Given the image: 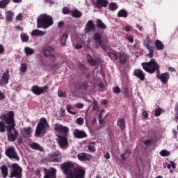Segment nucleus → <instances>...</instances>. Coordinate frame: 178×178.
Returning <instances> with one entry per match:
<instances>
[{
    "label": "nucleus",
    "instance_id": "obj_1",
    "mask_svg": "<svg viewBox=\"0 0 178 178\" xmlns=\"http://www.w3.org/2000/svg\"><path fill=\"white\" fill-rule=\"evenodd\" d=\"M0 119L3 120L7 124L6 131L8 141H16L19 137V132L16 130V122H15V112L13 111H8L3 115L0 116Z\"/></svg>",
    "mask_w": 178,
    "mask_h": 178
},
{
    "label": "nucleus",
    "instance_id": "obj_2",
    "mask_svg": "<svg viewBox=\"0 0 178 178\" xmlns=\"http://www.w3.org/2000/svg\"><path fill=\"white\" fill-rule=\"evenodd\" d=\"M141 66L145 72L149 73V74H154V72H156V77L161 80V83L163 84H167L170 79V75L169 72H165L161 74V70H159V65L154 58L152 59L149 62H144L141 63Z\"/></svg>",
    "mask_w": 178,
    "mask_h": 178
},
{
    "label": "nucleus",
    "instance_id": "obj_3",
    "mask_svg": "<svg viewBox=\"0 0 178 178\" xmlns=\"http://www.w3.org/2000/svg\"><path fill=\"white\" fill-rule=\"evenodd\" d=\"M54 24V19L51 15L47 14H42L37 19V28L38 29H48Z\"/></svg>",
    "mask_w": 178,
    "mask_h": 178
},
{
    "label": "nucleus",
    "instance_id": "obj_4",
    "mask_svg": "<svg viewBox=\"0 0 178 178\" xmlns=\"http://www.w3.org/2000/svg\"><path fill=\"white\" fill-rule=\"evenodd\" d=\"M49 130V124L45 118H41L39 122L36 126L35 131V137H40V136H45L47 131Z\"/></svg>",
    "mask_w": 178,
    "mask_h": 178
},
{
    "label": "nucleus",
    "instance_id": "obj_5",
    "mask_svg": "<svg viewBox=\"0 0 178 178\" xmlns=\"http://www.w3.org/2000/svg\"><path fill=\"white\" fill-rule=\"evenodd\" d=\"M11 171L10 173V178H22L23 177V168L17 163H13L11 166Z\"/></svg>",
    "mask_w": 178,
    "mask_h": 178
},
{
    "label": "nucleus",
    "instance_id": "obj_6",
    "mask_svg": "<svg viewBox=\"0 0 178 178\" xmlns=\"http://www.w3.org/2000/svg\"><path fill=\"white\" fill-rule=\"evenodd\" d=\"M5 154L9 159H15V161H20V157L16 152V149L13 147H9L5 152Z\"/></svg>",
    "mask_w": 178,
    "mask_h": 178
},
{
    "label": "nucleus",
    "instance_id": "obj_7",
    "mask_svg": "<svg viewBox=\"0 0 178 178\" xmlns=\"http://www.w3.org/2000/svg\"><path fill=\"white\" fill-rule=\"evenodd\" d=\"M54 129L58 134L57 135V137L58 136H64V137H66V136H67V134L69 133V128L60 124H55Z\"/></svg>",
    "mask_w": 178,
    "mask_h": 178
},
{
    "label": "nucleus",
    "instance_id": "obj_8",
    "mask_svg": "<svg viewBox=\"0 0 178 178\" xmlns=\"http://www.w3.org/2000/svg\"><path fill=\"white\" fill-rule=\"evenodd\" d=\"M49 90V87L44 86L43 87H40L38 86H33L31 88V91L35 95H41V94H44V92H47Z\"/></svg>",
    "mask_w": 178,
    "mask_h": 178
},
{
    "label": "nucleus",
    "instance_id": "obj_9",
    "mask_svg": "<svg viewBox=\"0 0 178 178\" xmlns=\"http://www.w3.org/2000/svg\"><path fill=\"white\" fill-rule=\"evenodd\" d=\"M93 48L95 49H99L101 48V44H102V39L101 38V34L99 33H95L93 35Z\"/></svg>",
    "mask_w": 178,
    "mask_h": 178
},
{
    "label": "nucleus",
    "instance_id": "obj_10",
    "mask_svg": "<svg viewBox=\"0 0 178 178\" xmlns=\"http://www.w3.org/2000/svg\"><path fill=\"white\" fill-rule=\"evenodd\" d=\"M44 178H56V169L50 168L49 170L44 168Z\"/></svg>",
    "mask_w": 178,
    "mask_h": 178
},
{
    "label": "nucleus",
    "instance_id": "obj_11",
    "mask_svg": "<svg viewBox=\"0 0 178 178\" xmlns=\"http://www.w3.org/2000/svg\"><path fill=\"white\" fill-rule=\"evenodd\" d=\"M10 75L9 74V70H6L4 73L2 74L1 79L0 80V86H5L8 84Z\"/></svg>",
    "mask_w": 178,
    "mask_h": 178
},
{
    "label": "nucleus",
    "instance_id": "obj_12",
    "mask_svg": "<svg viewBox=\"0 0 178 178\" xmlns=\"http://www.w3.org/2000/svg\"><path fill=\"white\" fill-rule=\"evenodd\" d=\"M149 42H149V39L147 38L143 42V45L149 51V53L148 54H147V56H149V58H154V47L150 46Z\"/></svg>",
    "mask_w": 178,
    "mask_h": 178
},
{
    "label": "nucleus",
    "instance_id": "obj_13",
    "mask_svg": "<svg viewBox=\"0 0 178 178\" xmlns=\"http://www.w3.org/2000/svg\"><path fill=\"white\" fill-rule=\"evenodd\" d=\"M118 59L120 65H126V63H127V60L130 59V56L124 52H120L118 54Z\"/></svg>",
    "mask_w": 178,
    "mask_h": 178
},
{
    "label": "nucleus",
    "instance_id": "obj_14",
    "mask_svg": "<svg viewBox=\"0 0 178 178\" xmlns=\"http://www.w3.org/2000/svg\"><path fill=\"white\" fill-rule=\"evenodd\" d=\"M32 134H33V129L31 128V127H25L21 131V134L23 138H31Z\"/></svg>",
    "mask_w": 178,
    "mask_h": 178
},
{
    "label": "nucleus",
    "instance_id": "obj_15",
    "mask_svg": "<svg viewBox=\"0 0 178 178\" xmlns=\"http://www.w3.org/2000/svg\"><path fill=\"white\" fill-rule=\"evenodd\" d=\"M134 75L139 79L140 81H144L145 80V73L141 69H136L134 71Z\"/></svg>",
    "mask_w": 178,
    "mask_h": 178
},
{
    "label": "nucleus",
    "instance_id": "obj_16",
    "mask_svg": "<svg viewBox=\"0 0 178 178\" xmlns=\"http://www.w3.org/2000/svg\"><path fill=\"white\" fill-rule=\"evenodd\" d=\"M55 49H54V47L49 46L47 47H46L44 50H43V55L44 56H45V58H54L55 55H54L52 54V52H54Z\"/></svg>",
    "mask_w": 178,
    "mask_h": 178
},
{
    "label": "nucleus",
    "instance_id": "obj_17",
    "mask_svg": "<svg viewBox=\"0 0 178 178\" xmlns=\"http://www.w3.org/2000/svg\"><path fill=\"white\" fill-rule=\"evenodd\" d=\"M58 144L60 148H65L66 145H68L69 142L67 141V138L66 136H58Z\"/></svg>",
    "mask_w": 178,
    "mask_h": 178
},
{
    "label": "nucleus",
    "instance_id": "obj_18",
    "mask_svg": "<svg viewBox=\"0 0 178 178\" xmlns=\"http://www.w3.org/2000/svg\"><path fill=\"white\" fill-rule=\"evenodd\" d=\"M77 158L79 161H90L91 159H92V155L88 154L87 153H79L77 155Z\"/></svg>",
    "mask_w": 178,
    "mask_h": 178
},
{
    "label": "nucleus",
    "instance_id": "obj_19",
    "mask_svg": "<svg viewBox=\"0 0 178 178\" xmlns=\"http://www.w3.org/2000/svg\"><path fill=\"white\" fill-rule=\"evenodd\" d=\"M73 135L75 138H86V137H87V134H86V131L77 129H74Z\"/></svg>",
    "mask_w": 178,
    "mask_h": 178
},
{
    "label": "nucleus",
    "instance_id": "obj_20",
    "mask_svg": "<svg viewBox=\"0 0 178 178\" xmlns=\"http://www.w3.org/2000/svg\"><path fill=\"white\" fill-rule=\"evenodd\" d=\"M95 24H94V22H92V20H89L86 25V33H91V31H95Z\"/></svg>",
    "mask_w": 178,
    "mask_h": 178
},
{
    "label": "nucleus",
    "instance_id": "obj_21",
    "mask_svg": "<svg viewBox=\"0 0 178 178\" xmlns=\"http://www.w3.org/2000/svg\"><path fill=\"white\" fill-rule=\"evenodd\" d=\"M109 3L108 0H97L95 3V6L97 9H101V8H106Z\"/></svg>",
    "mask_w": 178,
    "mask_h": 178
},
{
    "label": "nucleus",
    "instance_id": "obj_22",
    "mask_svg": "<svg viewBox=\"0 0 178 178\" xmlns=\"http://www.w3.org/2000/svg\"><path fill=\"white\" fill-rule=\"evenodd\" d=\"M13 17H15V13L11 10H8L6 13V20L8 23L13 22Z\"/></svg>",
    "mask_w": 178,
    "mask_h": 178
},
{
    "label": "nucleus",
    "instance_id": "obj_23",
    "mask_svg": "<svg viewBox=\"0 0 178 178\" xmlns=\"http://www.w3.org/2000/svg\"><path fill=\"white\" fill-rule=\"evenodd\" d=\"M0 170L3 178H7L9 175V169L6 165H3L0 167Z\"/></svg>",
    "mask_w": 178,
    "mask_h": 178
},
{
    "label": "nucleus",
    "instance_id": "obj_24",
    "mask_svg": "<svg viewBox=\"0 0 178 178\" xmlns=\"http://www.w3.org/2000/svg\"><path fill=\"white\" fill-rule=\"evenodd\" d=\"M117 125L121 130H124V129H126V120L124 118H118Z\"/></svg>",
    "mask_w": 178,
    "mask_h": 178
},
{
    "label": "nucleus",
    "instance_id": "obj_25",
    "mask_svg": "<svg viewBox=\"0 0 178 178\" xmlns=\"http://www.w3.org/2000/svg\"><path fill=\"white\" fill-rule=\"evenodd\" d=\"M154 45L157 51H163L165 48V44H163V43L159 40H155Z\"/></svg>",
    "mask_w": 178,
    "mask_h": 178
},
{
    "label": "nucleus",
    "instance_id": "obj_26",
    "mask_svg": "<svg viewBox=\"0 0 178 178\" xmlns=\"http://www.w3.org/2000/svg\"><path fill=\"white\" fill-rule=\"evenodd\" d=\"M96 26L97 29H99L100 30H106V25H105L102 20L97 19H96Z\"/></svg>",
    "mask_w": 178,
    "mask_h": 178
},
{
    "label": "nucleus",
    "instance_id": "obj_27",
    "mask_svg": "<svg viewBox=\"0 0 178 178\" xmlns=\"http://www.w3.org/2000/svg\"><path fill=\"white\" fill-rule=\"evenodd\" d=\"M29 147L32 148V149H35L36 151H43L42 147L40 145V144L33 142L29 145Z\"/></svg>",
    "mask_w": 178,
    "mask_h": 178
},
{
    "label": "nucleus",
    "instance_id": "obj_28",
    "mask_svg": "<svg viewBox=\"0 0 178 178\" xmlns=\"http://www.w3.org/2000/svg\"><path fill=\"white\" fill-rule=\"evenodd\" d=\"M69 37V33H64L60 38V42H61V45H63V47H65V45H66V41H67V38Z\"/></svg>",
    "mask_w": 178,
    "mask_h": 178
},
{
    "label": "nucleus",
    "instance_id": "obj_29",
    "mask_svg": "<svg viewBox=\"0 0 178 178\" xmlns=\"http://www.w3.org/2000/svg\"><path fill=\"white\" fill-rule=\"evenodd\" d=\"M118 17H127L129 16V13H127V10L124 9H121L120 11H118L117 14Z\"/></svg>",
    "mask_w": 178,
    "mask_h": 178
},
{
    "label": "nucleus",
    "instance_id": "obj_30",
    "mask_svg": "<svg viewBox=\"0 0 178 178\" xmlns=\"http://www.w3.org/2000/svg\"><path fill=\"white\" fill-rule=\"evenodd\" d=\"M71 15L73 17L79 18V17H81L83 13H81V12L79 11V10L75 9L71 12Z\"/></svg>",
    "mask_w": 178,
    "mask_h": 178
},
{
    "label": "nucleus",
    "instance_id": "obj_31",
    "mask_svg": "<svg viewBox=\"0 0 178 178\" xmlns=\"http://www.w3.org/2000/svg\"><path fill=\"white\" fill-rule=\"evenodd\" d=\"M31 35H33L35 37L37 35H45V32H44L42 31H40L38 29H35V30L32 31Z\"/></svg>",
    "mask_w": 178,
    "mask_h": 178
},
{
    "label": "nucleus",
    "instance_id": "obj_32",
    "mask_svg": "<svg viewBox=\"0 0 178 178\" xmlns=\"http://www.w3.org/2000/svg\"><path fill=\"white\" fill-rule=\"evenodd\" d=\"M24 52H25L26 56H30V55H34V49H31L29 47H26L24 48Z\"/></svg>",
    "mask_w": 178,
    "mask_h": 178
},
{
    "label": "nucleus",
    "instance_id": "obj_33",
    "mask_svg": "<svg viewBox=\"0 0 178 178\" xmlns=\"http://www.w3.org/2000/svg\"><path fill=\"white\" fill-rule=\"evenodd\" d=\"M95 142H90L88 146V149L90 152H95Z\"/></svg>",
    "mask_w": 178,
    "mask_h": 178
},
{
    "label": "nucleus",
    "instance_id": "obj_34",
    "mask_svg": "<svg viewBox=\"0 0 178 178\" xmlns=\"http://www.w3.org/2000/svg\"><path fill=\"white\" fill-rule=\"evenodd\" d=\"M87 60L89 62V63L91 65V66H95L97 65V62H95V60L92 58L91 55L90 54L87 55Z\"/></svg>",
    "mask_w": 178,
    "mask_h": 178
},
{
    "label": "nucleus",
    "instance_id": "obj_35",
    "mask_svg": "<svg viewBox=\"0 0 178 178\" xmlns=\"http://www.w3.org/2000/svg\"><path fill=\"white\" fill-rule=\"evenodd\" d=\"M118 8H119V6H118V4H116V3H110L108 5V9L112 12L116 10Z\"/></svg>",
    "mask_w": 178,
    "mask_h": 178
},
{
    "label": "nucleus",
    "instance_id": "obj_36",
    "mask_svg": "<svg viewBox=\"0 0 178 178\" xmlns=\"http://www.w3.org/2000/svg\"><path fill=\"white\" fill-rule=\"evenodd\" d=\"M5 124L6 123L3 121H0V133H5V131H6L8 125H6Z\"/></svg>",
    "mask_w": 178,
    "mask_h": 178
},
{
    "label": "nucleus",
    "instance_id": "obj_37",
    "mask_svg": "<svg viewBox=\"0 0 178 178\" xmlns=\"http://www.w3.org/2000/svg\"><path fill=\"white\" fill-rule=\"evenodd\" d=\"M108 56H109V58H111V59L113 60H116L119 58L118 54L112 52L108 53Z\"/></svg>",
    "mask_w": 178,
    "mask_h": 178
},
{
    "label": "nucleus",
    "instance_id": "obj_38",
    "mask_svg": "<svg viewBox=\"0 0 178 178\" xmlns=\"http://www.w3.org/2000/svg\"><path fill=\"white\" fill-rule=\"evenodd\" d=\"M20 37L22 42H29V38L26 33H21Z\"/></svg>",
    "mask_w": 178,
    "mask_h": 178
},
{
    "label": "nucleus",
    "instance_id": "obj_39",
    "mask_svg": "<svg viewBox=\"0 0 178 178\" xmlns=\"http://www.w3.org/2000/svg\"><path fill=\"white\" fill-rule=\"evenodd\" d=\"M8 5H9V2L5 0L0 1V9H4V8H6Z\"/></svg>",
    "mask_w": 178,
    "mask_h": 178
},
{
    "label": "nucleus",
    "instance_id": "obj_40",
    "mask_svg": "<svg viewBox=\"0 0 178 178\" xmlns=\"http://www.w3.org/2000/svg\"><path fill=\"white\" fill-rule=\"evenodd\" d=\"M19 70L22 73H26V72H27V64L22 63Z\"/></svg>",
    "mask_w": 178,
    "mask_h": 178
},
{
    "label": "nucleus",
    "instance_id": "obj_41",
    "mask_svg": "<svg viewBox=\"0 0 178 178\" xmlns=\"http://www.w3.org/2000/svg\"><path fill=\"white\" fill-rule=\"evenodd\" d=\"M87 88H88V82H83L82 84L79 86L80 90H84L85 91H87Z\"/></svg>",
    "mask_w": 178,
    "mask_h": 178
},
{
    "label": "nucleus",
    "instance_id": "obj_42",
    "mask_svg": "<svg viewBox=\"0 0 178 178\" xmlns=\"http://www.w3.org/2000/svg\"><path fill=\"white\" fill-rule=\"evenodd\" d=\"M160 155L161 156H169V155H170V152L166 149H163L160 152Z\"/></svg>",
    "mask_w": 178,
    "mask_h": 178
},
{
    "label": "nucleus",
    "instance_id": "obj_43",
    "mask_svg": "<svg viewBox=\"0 0 178 178\" xmlns=\"http://www.w3.org/2000/svg\"><path fill=\"white\" fill-rule=\"evenodd\" d=\"M76 124H79V126H83V124H84V118L81 117L77 118L76 120Z\"/></svg>",
    "mask_w": 178,
    "mask_h": 178
},
{
    "label": "nucleus",
    "instance_id": "obj_44",
    "mask_svg": "<svg viewBox=\"0 0 178 178\" xmlns=\"http://www.w3.org/2000/svg\"><path fill=\"white\" fill-rule=\"evenodd\" d=\"M60 155L59 151H56L49 154L50 158H58Z\"/></svg>",
    "mask_w": 178,
    "mask_h": 178
},
{
    "label": "nucleus",
    "instance_id": "obj_45",
    "mask_svg": "<svg viewBox=\"0 0 178 178\" xmlns=\"http://www.w3.org/2000/svg\"><path fill=\"white\" fill-rule=\"evenodd\" d=\"M66 109L68 113H70L71 115H76V112L72 111V109H73V107H72V106L67 105Z\"/></svg>",
    "mask_w": 178,
    "mask_h": 178
},
{
    "label": "nucleus",
    "instance_id": "obj_46",
    "mask_svg": "<svg viewBox=\"0 0 178 178\" xmlns=\"http://www.w3.org/2000/svg\"><path fill=\"white\" fill-rule=\"evenodd\" d=\"M162 113V109L159 107H157L155 108V116H161V114Z\"/></svg>",
    "mask_w": 178,
    "mask_h": 178
},
{
    "label": "nucleus",
    "instance_id": "obj_47",
    "mask_svg": "<svg viewBox=\"0 0 178 178\" xmlns=\"http://www.w3.org/2000/svg\"><path fill=\"white\" fill-rule=\"evenodd\" d=\"M99 109V106L98 104V102H97L96 101H94L92 111H98Z\"/></svg>",
    "mask_w": 178,
    "mask_h": 178
},
{
    "label": "nucleus",
    "instance_id": "obj_48",
    "mask_svg": "<svg viewBox=\"0 0 178 178\" xmlns=\"http://www.w3.org/2000/svg\"><path fill=\"white\" fill-rule=\"evenodd\" d=\"M102 112L99 113V124H102L104 123V119H102Z\"/></svg>",
    "mask_w": 178,
    "mask_h": 178
},
{
    "label": "nucleus",
    "instance_id": "obj_49",
    "mask_svg": "<svg viewBox=\"0 0 178 178\" xmlns=\"http://www.w3.org/2000/svg\"><path fill=\"white\" fill-rule=\"evenodd\" d=\"M76 108L78 109H83L84 108V104L83 103H77L75 104Z\"/></svg>",
    "mask_w": 178,
    "mask_h": 178
},
{
    "label": "nucleus",
    "instance_id": "obj_50",
    "mask_svg": "<svg viewBox=\"0 0 178 178\" xmlns=\"http://www.w3.org/2000/svg\"><path fill=\"white\" fill-rule=\"evenodd\" d=\"M51 162H56V163L62 162V157H56L51 159Z\"/></svg>",
    "mask_w": 178,
    "mask_h": 178
},
{
    "label": "nucleus",
    "instance_id": "obj_51",
    "mask_svg": "<svg viewBox=\"0 0 178 178\" xmlns=\"http://www.w3.org/2000/svg\"><path fill=\"white\" fill-rule=\"evenodd\" d=\"M114 94H120V88L119 86H116L113 88Z\"/></svg>",
    "mask_w": 178,
    "mask_h": 178
},
{
    "label": "nucleus",
    "instance_id": "obj_52",
    "mask_svg": "<svg viewBox=\"0 0 178 178\" xmlns=\"http://www.w3.org/2000/svg\"><path fill=\"white\" fill-rule=\"evenodd\" d=\"M58 97H63V98H65L66 97V93H64L62 90H58Z\"/></svg>",
    "mask_w": 178,
    "mask_h": 178
},
{
    "label": "nucleus",
    "instance_id": "obj_53",
    "mask_svg": "<svg viewBox=\"0 0 178 178\" xmlns=\"http://www.w3.org/2000/svg\"><path fill=\"white\" fill-rule=\"evenodd\" d=\"M175 112H176V114H175V119H177V120H178V103H177V104H175Z\"/></svg>",
    "mask_w": 178,
    "mask_h": 178
},
{
    "label": "nucleus",
    "instance_id": "obj_54",
    "mask_svg": "<svg viewBox=\"0 0 178 178\" xmlns=\"http://www.w3.org/2000/svg\"><path fill=\"white\" fill-rule=\"evenodd\" d=\"M70 10H69V8H67L66 7L63 8V15H67V14L70 13Z\"/></svg>",
    "mask_w": 178,
    "mask_h": 178
},
{
    "label": "nucleus",
    "instance_id": "obj_55",
    "mask_svg": "<svg viewBox=\"0 0 178 178\" xmlns=\"http://www.w3.org/2000/svg\"><path fill=\"white\" fill-rule=\"evenodd\" d=\"M6 98L5 94L0 90V101H3Z\"/></svg>",
    "mask_w": 178,
    "mask_h": 178
},
{
    "label": "nucleus",
    "instance_id": "obj_56",
    "mask_svg": "<svg viewBox=\"0 0 178 178\" xmlns=\"http://www.w3.org/2000/svg\"><path fill=\"white\" fill-rule=\"evenodd\" d=\"M22 19H23V14L19 13L17 17H16V20L17 22H20V20H22Z\"/></svg>",
    "mask_w": 178,
    "mask_h": 178
},
{
    "label": "nucleus",
    "instance_id": "obj_57",
    "mask_svg": "<svg viewBox=\"0 0 178 178\" xmlns=\"http://www.w3.org/2000/svg\"><path fill=\"white\" fill-rule=\"evenodd\" d=\"M5 52V47L3 44H0V55H2Z\"/></svg>",
    "mask_w": 178,
    "mask_h": 178
},
{
    "label": "nucleus",
    "instance_id": "obj_58",
    "mask_svg": "<svg viewBox=\"0 0 178 178\" xmlns=\"http://www.w3.org/2000/svg\"><path fill=\"white\" fill-rule=\"evenodd\" d=\"M64 25H65V22H63V21H60L58 24V27L59 29H62V27H63Z\"/></svg>",
    "mask_w": 178,
    "mask_h": 178
},
{
    "label": "nucleus",
    "instance_id": "obj_59",
    "mask_svg": "<svg viewBox=\"0 0 178 178\" xmlns=\"http://www.w3.org/2000/svg\"><path fill=\"white\" fill-rule=\"evenodd\" d=\"M143 116L145 119H148V112H147V111H144L143 112Z\"/></svg>",
    "mask_w": 178,
    "mask_h": 178
},
{
    "label": "nucleus",
    "instance_id": "obj_60",
    "mask_svg": "<svg viewBox=\"0 0 178 178\" xmlns=\"http://www.w3.org/2000/svg\"><path fill=\"white\" fill-rule=\"evenodd\" d=\"M100 47L103 51H106L108 49V47L106 44H102V42Z\"/></svg>",
    "mask_w": 178,
    "mask_h": 178
},
{
    "label": "nucleus",
    "instance_id": "obj_61",
    "mask_svg": "<svg viewBox=\"0 0 178 178\" xmlns=\"http://www.w3.org/2000/svg\"><path fill=\"white\" fill-rule=\"evenodd\" d=\"M76 49H81L83 48V45L80 43H78L75 46Z\"/></svg>",
    "mask_w": 178,
    "mask_h": 178
},
{
    "label": "nucleus",
    "instance_id": "obj_62",
    "mask_svg": "<svg viewBox=\"0 0 178 178\" xmlns=\"http://www.w3.org/2000/svg\"><path fill=\"white\" fill-rule=\"evenodd\" d=\"M127 40L128 41H129V42H131V44H133L134 42V39L133 38V37L131 36H128L127 37Z\"/></svg>",
    "mask_w": 178,
    "mask_h": 178
},
{
    "label": "nucleus",
    "instance_id": "obj_63",
    "mask_svg": "<svg viewBox=\"0 0 178 178\" xmlns=\"http://www.w3.org/2000/svg\"><path fill=\"white\" fill-rule=\"evenodd\" d=\"M122 92H123V94H128V92H129V89L127 88L126 87H124V88H122Z\"/></svg>",
    "mask_w": 178,
    "mask_h": 178
},
{
    "label": "nucleus",
    "instance_id": "obj_64",
    "mask_svg": "<svg viewBox=\"0 0 178 178\" xmlns=\"http://www.w3.org/2000/svg\"><path fill=\"white\" fill-rule=\"evenodd\" d=\"M121 159L122 161H126V159H127V158L126 157V153L121 154Z\"/></svg>",
    "mask_w": 178,
    "mask_h": 178
}]
</instances>
